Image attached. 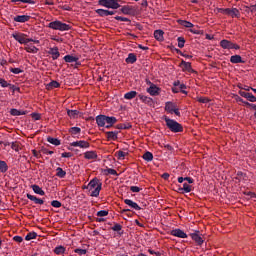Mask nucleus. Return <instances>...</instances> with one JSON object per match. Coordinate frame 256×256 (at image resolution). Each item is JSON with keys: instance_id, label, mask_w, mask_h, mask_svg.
Wrapping results in <instances>:
<instances>
[{"instance_id": "f257e3e1", "label": "nucleus", "mask_w": 256, "mask_h": 256, "mask_svg": "<svg viewBox=\"0 0 256 256\" xmlns=\"http://www.w3.org/2000/svg\"><path fill=\"white\" fill-rule=\"evenodd\" d=\"M102 183L99 181L98 178H93L87 186V189L91 191L90 197H99V193H101Z\"/></svg>"}, {"instance_id": "f03ea898", "label": "nucleus", "mask_w": 256, "mask_h": 256, "mask_svg": "<svg viewBox=\"0 0 256 256\" xmlns=\"http://www.w3.org/2000/svg\"><path fill=\"white\" fill-rule=\"evenodd\" d=\"M164 121L166 123V127L172 132V133H183V125L179 124V122L164 116Z\"/></svg>"}, {"instance_id": "7ed1b4c3", "label": "nucleus", "mask_w": 256, "mask_h": 256, "mask_svg": "<svg viewBox=\"0 0 256 256\" xmlns=\"http://www.w3.org/2000/svg\"><path fill=\"white\" fill-rule=\"evenodd\" d=\"M13 39L20 43V45H27V43H39V40H34L33 38H27V34L24 33H13Z\"/></svg>"}, {"instance_id": "20e7f679", "label": "nucleus", "mask_w": 256, "mask_h": 256, "mask_svg": "<svg viewBox=\"0 0 256 256\" xmlns=\"http://www.w3.org/2000/svg\"><path fill=\"white\" fill-rule=\"evenodd\" d=\"M49 29L54 31H69L71 30V25L63 23L59 20L52 21L48 24Z\"/></svg>"}, {"instance_id": "39448f33", "label": "nucleus", "mask_w": 256, "mask_h": 256, "mask_svg": "<svg viewBox=\"0 0 256 256\" xmlns=\"http://www.w3.org/2000/svg\"><path fill=\"white\" fill-rule=\"evenodd\" d=\"M98 5L106 7V9H119L121 7L119 0H98Z\"/></svg>"}, {"instance_id": "423d86ee", "label": "nucleus", "mask_w": 256, "mask_h": 256, "mask_svg": "<svg viewBox=\"0 0 256 256\" xmlns=\"http://www.w3.org/2000/svg\"><path fill=\"white\" fill-rule=\"evenodd\" d=\"M147 85H150V87L147 88V93H149V95H151L152 97H157L161 89L157 87V85L153 84L151 81H147Z\"/></svg>"}, {"instance_id": "0eeeda50", "label": "nucleus", "mask_w": 256, "mask_h": 256, "mask_svg": "<svg viewBox=\"0 0 256 256\" xmlns=\"http://www.w3.org/2000/svg\"><path fill=\"white\" fill-rule=\"evenodd\" d=\"M70 147H79L80 149H89L91 147V144L85 140H79L70 143Z\"/></svg>"}, {"instance_id": "6e6552de", "label": "nucleus", "mask_w": 256, "mask_h": 256, "mask_svg": "<svg viewBox=\"0 0 256 256\" xmlns=\"http://www.w3.org/2000/svg\"><path fill=\"white\" fill-rule=\"evenodd\" d=\"M190 237L195 241L196 245L201 246L203 243H205V240L203 239V237H201V234L199 233V231L191 233Z\"/></svg>"}, {"instance_id": "1a4fd4ad", "label": "nucleus", "mask_w": 256, "mask_h": 256, "mask_svg": "<svg viewBox=\"0 0 256 256\" xmlns=\"http://www.w3.org/2000/svg\"><path fill=\"white\" fill-rule=\"evenodd\" d=\"M239 95L250 101V103H256V97L252 93L240 90Z\"/></svg>"}, {"instance_id": "9d476101", "label": "nucleus", "mask_w": 256, "mask_h": 256, "mask_svg": "<svg viewBox=\"0 0 256 256\" xmlns=\"http://www.w3.org/2000/svg\"><path fill=\"white\" fill-rule=\"evenodd\" d=\"M179 67L182 68V71H187L188 73H195V70H193V67H191L190 62H186L185 60H182Z\"/></svg>"}, {"instance_id": "9b49d317", "label": "nucleus", "mask_w": 256, "mask_h": 256, "mask_svg": "<svg viewBox=\"0 0 256 256\" xmlns=\"http://www.w3.org/2000/svg\"><path fill=\"white\" fill-rule=\"evenodd\" d=\"M170 235H172L173 237H179V239H187V233H185L181 229L171 230Z\"/></svg>"}, {"instance_id": "f8f14e48", "label": "nucleus", "mask_w": 256, "mask_h": 256, "mask_svg": "<svg viewBox=\"0 0 256 256\" xmlns=\"http://www.w3.org/2000/svg\"><path fill=\"white\" fill-rule=\"evenodd\" d=\"M48 54L52 55L53 61H56V59H59V57H61V53H59L58 47L49 48Z\"/></svg>"}, {"instance_id": "ddd939ff", "label": "nucleus", "mask_w": 256, "mask_h": 256, "mask_svg": "<svg viewBox=\"0 0 256 256\" xmlns=\"http://www.w3.org/2000/svg\"><path fill=\"white\" fill-rule=\"evenodd\" d=\"M125 205H128L130 209H134L135 211H141V208L137 202H133L131 199H125L124 200Z\"/></svg>"}, {"instance_id": "4468645a", "label": "nucleus", "mask_w": 256, "mask_h": 256, "mask_svg": "<svg viewBox=\"0 0 256 256\" xmlns=\"http://www.w3.org/2000/svg\"><path fill=\"white\" fill-rule=\"evenodd\" d=\"M31 19L29 15H17L13 18L16 23H27Z\"/></svg>"}, {"instance_id": "2eb2a0df", "label": "nucleus", "mask_w": 256, "mask_h": 256, "mask_svg": "<svg viewBox=\"0 0 256 256\" xmlns=\"http://www.w3.org/2000/svg\"><path fill=\"white\" fill-rule=\"evenodd\" d=\"M119 135V131H108L106 132V137L108 141H117L118 136Z\"/></svg>"}, {"instance_id": "dca6fc26", "label": "nucleus", "mask_w": 256, "mask_h": 256, "mask_svg": "<svg viewBox=\"0 0 256 256\" xmlns=\"http://www.w3.org/2000/svg\"><path fill=\"white\" fill-rule=\"evenodd\" d=\"M64 61L66 63H76V65H81V62H78L79 58L71 55L64 56Z\"/></svg>"}, {"instance_id": "f3484780", "label": "nucleus", "mask_w": 256, "mask_h": 256, "mask_svg": "<svg viewBox=\"0 0 256 256\" xmlns=\"http://www.w3.org/2000/svg\"><path fill=\"white\" fill-rule=\"evenodd\" d=\"M96 123L98 127H105L106 125V115H98L96 116Z\"/></svg>"}, {"instance_id": "a211bd4d", "label": "nucleus", "mask_w": 256, "mask_h": 256, "mask_svg": "<svg viewBox=\"0 0 256 256\" xmlns=\"http://www.w3.org/2000/svg\"><path fill=\"white\" fill-rule=\"evenodd\" d=\"M140 101H142V103H145L146 105H153V98L145 96L143 94H139L138 95Z\"/></svg>"}, {"instance_id": "6ab92c4d", "label": "nucleus", "mask_w": 256, "mask_h": 256, "mask_svg": "<svg viewBox=\"0 0 256 256\" xmlns=\"http://www.w3.org/2000/svg\"><path fill=\"white\" fill-rule=\"evenodd\" d=\"M176 108H177V105L173 102L165 103V111H167V113H171V115H173V110H175Z\"/></svg>"}, {"instance_id": "aec40b11", "label": "nucleus", "mask_w": 256, "mask_h": 256, "mask_svg": "<svg viewBox=\"0 0 256 256\" xmlns=\"http://www.w3.org/2000/svg\"><path fill=\"white\" fill-rule=\"evenodd\" d=\"M125 61L126 63L133 65V63H137V55H135V53H129Z\"/></svg>"}, {"instance_id": "412c9836", "label": "nucleus", "mask_w": 256, "mask_h": 256, "mask_svg": "<svg viewBox=\"0 0 256 256\" xmlns=\"http://www.w3.org/2000/svg\"><path fill=\"white\" fill-rule=\"evenodd\" d=\"M84 159L93 160L97 159V152L96 151H87L84 153Z\"/></svg>"}, {"instance_id": "4be33fe9", "label": "nucleus", "mask_w": 256, "mask_h": 256, "mask_svg": "<svg viewBox=\"0 0 256 256\" xmlns=\"http://www.w3.org/2000/svg\"><path fill=\"white\" fill-rule=\"evenodd\" d=\"M121 13H123V15L133 14V6H129V5L122 6Z\"/></svg>"}, {"instance_id": "5701e85b", "label": "nucleus", "mask_w": 256, "mask_h": 256, "mask_svg": "<svg viewBox=\"0 0 256 256\" xmlns=\"http://www.w3.org/2000/svg\"><path fill=\"white\" fill-rule=\"evenodd\" d=\"M220 47H222V49H232L233 42L224 39L220 42Z\"/></svg>"}, {"instance_id": "b1692460", "label": "nucleus", "mask_w": 256, "mask_h": 256, "mask_svg": "<svg viewBox=\"0 0 256 256\" xmlns=\"http://www.w3.org/2000/svg\"><path fill=\"white\" fill-rule=\"evenodd\" d=\"M31 189L32 191H34V193H36V195H45V191L43 190V188H40L37 184L32 185Z\"/></svg>"}, {"instance_id": "393cba45", "label": "nucleus", "mask_w": 256, "mask_h": 256, "mask_svg": "<svg viewBox=\"0 0 256 256\" xmlns=\"http://www.w3.org/2000/svg\"><path fill=\"white\" fill-rule=\"evenodd\" d=\"M10 115H12L13 117H19L21 115H27V111H21L13 108L10 110Z\"/></svg>"}, {"instance_id": "a878e982", "label": "nucleus", "mask_w": 256, "mask_h": 256, "mask_svg": "<svg viewBox=\"0 0 256 256\" xmlns=\"http://www.w3.org/2000/svg\"><path fill=\"white\" fill-rule=\"evenodd\" d=\"M230 62L237 64V63H245V60L241 58V55H233L230 57Z\"/></svg>"}, {"instance_id": "bb28decb", "label": "nucleus", "mask_w": 256, "mask_h": 256, "mask_svg": "<svg viewBox=\"0 0 256 256\" xmlns=\"http://www.w3.org/2000/svg\"><path fill=\"white\" fill-rule=\"evenodd\" d=\"M177 22L179 23V25H181L182 27H186L187 29H193V27H195L193 23L187 20H178Z\"/></svg>"}, {"instance_id": "cd10ccee", "label": "nucleus", "mask_w": 256, "mask_h": 256, "mask_svg": "<svg viewBox=\"0 0 256 256\" xmlns=\"http://www.w3.org/2000/svg\"><path fill=\"white\" fill-rule=\"evenodd\" d=\"M81 112L78 110H67V115L70 117V119H77L79 117Z\"/></svg>"}, {"instance_id": "c85d7f7f", "label": "nucleus", "mask_w": 256, "mask_h": 256, "mask_svg": "<svg viewBox=\"0 0 256 256\" xmlns=\"http://www.w3.org/2000/svg\"><path fill=\"white\" fill-rule=\"evenodd\" d=\"M66 175H67V172H65L63 168L58 167L56 169V177H59V179H65Z\"/></svg>"}, {"instance_id": "c756f323", "label": "nucleus", "mask_w": 256, "mask_h": 256, "mask_svg": "<svg viewBox=\"0 0 256 256\" xmlns=\"http://www.w3.org/2000/svg\"><path fill=\"white\" fill-rule=\"evenodd\" d=\"M137 97V91H130L124 94V99L131 101V99H135Z\"/></svg>"}, {"instance_id": "7c9ffc66", "label": "nucleus", "mask_w": 256, "mask_h": 256, "mask_svg": "<svg viewBox=\"0 0 256 256\" xmlns=\"http://www.w3.org/2000/svg\"><path fill=\"white\" fill-rule=\"evenodd\" d=\"M163 35H165V32H163V30L154 31V37L157 41H163Z\"/></svg>"}, {"instance_id": "2f4dec72", "label": "nucleus", "mask_w": 256, "mask_h": 256, "mask_svg": "<svg viewBox=\"0 0 256 256\" xmlns=\"http://www.w3.org/2000/svg\"><path fill=\"white\" fill-rule=\"evenodd\" d=\"M9 171V166L7 162L0 160V173H7Z\"/></svg>"}, {"instance_id": "473e14b6", "label": "nucleus", "mask_w": 256, "mask_h": 256, "mask_svg": "<svg viewBox=\"0 0 256 256\" xmlns=\"http://www.w3.org/2000/svg\"><path fill=\"white\" fill-rule=\"evenodd\" d=\"M48 143H51V145H55L56 147H59V145H61V140L57 139V138H53L51 136H49L47 138Z\"/></svg>"}, {"instance_id": "72a5a7b5", "label": "nucleus", "mask_w": 256, "mask_h": 256, "mask_svg": "<svg viewBox=\"0 0 256 256\" xmlns=\"http://www.w3.org/2000/svg\"><path fill=\"white\" fill-rule=\"evenodd\" d=\"M69 133L72 135V137H75V135H80L81 134V128H79V127H71L69 129Z\"/></svg>"}, {"instance_id": "f704fd0d", "label": "nucleus", "mask_w": 256, "mask_h": 256, "mask_svg": "<svg viewBox=\"0 0 256 256\" xmlns=\"http://www.w3.org/2000/svg\"><path fill=\"white\" fill-rule=\"evenodd\" d=\"M117 118L115 116H106V125H115Z\"/></svg>"}, {"instance_id": "c9c22d12", "label": "nucleus", "mask_w": 256, "mask_h": 256, "mask_svg": "<svg viewBox=\"0 0 256 256\" xmlns=\"http://www.w3.org/2000/svg\"><path fill=\"white\" fill-rule=\"evenodd\" d=\"M241 12H239V9L237 8H230V17L235 18V17H240Z\"/></svg>"}, {"instance_id": "e433bc0d", "label": "nucleus", "mask_w": 256, "mask_h": 256, "mask_svg": "<svg viewBox=\"0 0 256 256\" xmlns=\"http://www.w3.org/2000/svg\"><path fill=\"white\" fill-rule=\"evenodd\" d=\"M58 87H61V84L55 80L51 81L48 85H47V89H58Z\"/></svg>"}, {"instance_id": "4c0bfd02", "label": "nucleus", "mask_w": 256, "mask_h": 256, "mask_svg": "<svg viewBox=\"0 0 256 256\" xmlns=\"http://www.w3.org/2000/svg\"><path fill=\"white\" fill-rule=\"evenodd\" d=\"M105 175H115L116 177H119V174L117 173V170L113 168H107L104 170Z\"/></svg>"}, {"instance_id": "58836bf2", "label": "nucleus", "mask_w": 256, "mask_h": 256, "mask_svg": "<svg viewBox=\"0 0 256 256\" xmlns=\"http://www.w3.org/2000/svg\"><path fill=\"white\" fill-rule=\"evenodd\" d=\"M143 159H144V161H153V153H151V152H146V153H144L143 154Z\"/></svg>"}, {"instance_id": "ea45409f", "label": "nucleus", "mask_w": 256, "mask_h": 256, "mask_svg": "<svg viewBox=\"0 0 256 256\" xmlns=\"http://www.w3.org/2000/svg\"><path fill=\"white\" fill-rule=\"evenodd\" d=\"M96 13H97V15H99V17H108V10L97 9Z\"/></svg>"}, {"instance_id": "a19ab883", "label": "nucleus", "mask_w": 256, "mask_h": 256, "mask_svg": "<svg viewBox=\"0 0 256 256\" xmlns=\"http://www.w3.org/2000/svg\"><path fill=\"white\" fill-rule=\"evenodd\" d=\"M32 239H37V233L36 232H30L25 236L26 241H31Z\"/></svg>"}, {"instance_id": "79ce46f5", "label": "nucleus", "mask_w": 256, "mask_h": 256, "mask_svg": "<svg viewBox=\"0 0 256 256\" xmlns=\"http://www.w3.org/2000/svg\"><path fill=\"white\" fill-rule=\"evenodd\" d=\"M54 253L56 255H63V253H65V248L63 246H57L55 249H54Z\"/></svg>"}, {"instance_id": "37998d69", "label": "nucleus", "mask_w": 256, "mask_h": 256, "mask_svg": "<svg viewBox=\"0 0 256 256\" xmlns=\"http://www.w3.org/2000/svg\"><path fill=\"white\" fill-rule=\"evenodd\" d=\"M25 51L27 53H38L39 52V48L35 47V46H29L25 48Z\"/></svg>"}, {"instance_id": "c03bdc74", "label": "nucleus", "mask_w": 256, "mask_h": 256, "mask_svg": "<svg viewBox=\"0 0 256 256\" xmlns=\"http://www.w3.org/2000/svg\"><path fill=\"white\" fill-rule=\"evenodd\" d=\"M177 42H178L179 49H183V47H185V38L184 37H181V36L178 37Z\"/></svg>"}, {"instance_id": "a18cd8bd", "label": "nucleus", "mask_w": 256, "mask_h": 256, "mask_svg": "<svg viewBox=\"0 0 256 256\" xmlns=\"http://www.w3.org/2000/svg\"><path fill=\"white\" fill-rule=\"evenodd\" d=\"M219 13H222L223 15H229L231 13V8H219Z\"/></svg>"}, {"instance_id": "49530a36", "label": "nucleus", "mask_w": 256, "mask_h": 256, "mask_svg": "<svg viewBox=\"0 0 256 256\" xmlns=\"http://www.w3.org/2000/svg\"><path fill=\"white\" fill-rule=\"evenodd\" d=\"M19 147H20V143L19 142H12L11 143V149L16 151V153H19Z\"/></svg>"}, {"instance_id": "de8ad7c7", "label": "nucleus", "mask_w": 256, "mask_h": 256, "mask_svg": "<svg viewBox=\"0 0 256 256\" xmlns=\"http://www.w3.org/2000/svg\"><path fill=\"white\" fill-rule=\"evenodd\" d=\"M118 159H125L129 153L119 150L116 152Z\"/></svg>"}, {"instance_id": "09e8293b", "label": "nucleus", "mask_w": 256, "mask_h": 256, "mask_svg": "<svg viewBox=\"0 0 256 256\" xmlns=\"http://www.w3.org/2000/svg\"><path fill=\"white\" fill-rule=\"evenodd\" d=\"M182 188L184 189V193H191V191H192L191 185H189L187 182H185V183L183 184V187H182Z\"/></svg>"}, {"instance_id": "8fccbe9b", "label": "nucleus", "mask_w": 256, "mask_h": 256, "mask_svg": "<svg viewBox=\"0 0 256 256\" xmlns=\"http://www.w3.org/2000/svg\"><path fill=\"white\" fill-rule=\"evenodd\" d=\"M97 217H107V215H109V211L107 210H100L97 212Z\"/></svg>"}, {"instance_id": "3c124183", "label": "nucleus", "mask_w": 256, "mask_h": 256, "mask_svg": "<svg viewBox=\"0 0 256 256\" xmlns=\"http://www.w3.org/2000/svg\"><path fill=\"white\" fill-rule=\"evenodd\" d=\"M74 253H77L78 255H87V250L86 249H81V248H76L74 250Z\"/></svg>"}, {"instance_id": "603ef678", "label": "nucleus", "mask_w": 256, "mask_h": 256, "mask_svg": "<svg viewBox=\"0 0 256 256\" xmlns=\"http://www.w3.org/2000/svg\"><path fill=\"white\" fill-rule=\"evenodd\" d=\"M116 129H131V125L130 124H118L116 126Z\"/></svg>"}, {"instance_id": "864d4df0", "label": "nucleus", "mask_w": 256, "mask_h": 256, "mask_svg": "<svg viewBox=\"0 0 256 256\" xmlns=\"http://www.w3.org/2000/svg\"><path fill=\"white\" fill-rule=\"evenodd\" d=\"M112 231H116L117 233H119V231H121V229H123V226H121V224H114V226L111 228Z\"/></svg>"}, {"instance_id": "5fc2aeb1", "label": "nucleus", "mask_w": 256, "mask_h": 256, "mask_svg": "<svg viewBox=\"0 0 256 256\" xmlns=\"http://www.w3.org/2000/svg\"><path fill=\"white\" fill-rule=\"evenodd\" d=\"M10 73H14V75H19V73H23V70L20 68H10Z\"/></svg>"}, {"instance_id": "6e6d98bb", "label": "nucleus", "mask_w": 256, "mask_h": 256, "mask_svg": "<svg viewBox=\"0 0 256 256\" xmlns=\"http://www.w3.org/2000/svg\"><path fill=\"white\" fill-rule=\"evenodd\" d=\"M190 33H193V35H203L202 30L195 29V28L190 29Z\"/></svg>"}, {"instance_id": "4d7b16f0", "label": "nucleus", "mask_w": 256, "mask_h": 256, "mask_svg": "<svg viewBox=\"0 0 256 256\" xmlns=\"http://www.w3.org/2000/svg\"><path fill=\"white\" fill-rule=\"evenodd\" d=\"M115 20L116 21H125L127 23H131V20L129 18H125V17H122V16H116Z\"/></svg>"}, {"instance_id": "13d9d810", "label": "nucleus", "mask_w": 256, "mask_h": 256, "mask_svg": "<svg viewBox=\"0 0 256 256\" xmlns=\"http://www.w3.org/2000/svg\"><path fill=\"white\" fill-rule=\"evenodd\" d=\"M52 207H55L56 209H59L61 207V202L59 200H53L51 202Z\"/></svg>"}, {"instance_id": "bf43d9fd", "label": "nucleus", "mask_w": 256, "mask_h": 256, "mask_svg": "<svg viewBox=\"0 0 256 256\" xmlns=\"http://www.w3.org/2000/svg\"><path fill=\"white\" fill-rule=\"evenodd\" d=\"M31 117H32V119H34V121H40L41 120V114H39V113H32Z\"/></svg>"}, {"instance_id": "052dcab7", "label": "nucleus", "mask_w": 256, "mask_h": 256, "mask_svg": "<svg viewBox=\"0 0 256 256\" xmlns=\"http://www.w3.org/2000/svg\"><path fill=\"white\" fill-rule=\"evenodd\" d=\"M9 82H7L5 79L0 78V85L1 87L5 88V87H9Z\"/></svg>"}, {"instance_id": "680f3d73", "label": "nucleus", "mask_w": 256, "mask_h": 256, "mask_svg": "<svg viewBox=\"0 0 256 256\" xmlns=\"http://www.w3.org/2000/svg\"><path fill=\"white\" fill-rule=\"evenodd\" d=\"M236 175V179H245V177H247V174L243 173L242 171H238Z\"/></svg>"}, {"instance_id": "e2e57ef3", "label": "nucleus", "mask_w": 256, "mask_h": 256, "mask_svg": "<svg viewBox=\"0 0 256 256\" xmlns=\"http://www.w3.org/2000/svg\"><path fill=\"white\" fill-rule=\"evenodd\" d=\"M41 153H44V155H53L54 152L47 148H42Z\"/></svg>"}, {"instance_id": "0e129e2a", "label": "nucleus", "mask_w": 256, "mask_h": 256, "mask_svg": "<svg viewBox=\"0 0 256 256\" xmlns=\"http://www.w3.org/2000/svg\"><path fill=\"white\" fill-rule=\"evenodd\" d=\"M130 191H132V193H139V191H141V188H139L138 186H131Z\"/></svg>"}, {"instance_id": "69168bd1", "label": "nucleus", "mask_w": 256, "mask_h": 256, "mask_svg": "<svg viewBox=\"0 0 256 256\" xmlns=\"http://www.w3.org/2000/svg\"><path fill=\"white\" fill-rule=\"evenodd\" d=\"M27 199L33 201L34 203L37 201V196H33L31 194H26Z\"/></svg>"}, {"instance_id": "338daca9", "label": "nucleus", "mask_w": 256, "mask_h": 256, "mask_svg": "<svg viewBox=\"0 0 256 256\" xmlns=\"http://www.w3.org/2000/svg\"><path fill=\"white\" fill-rule=\"evenodd\" d=\"M13 241H15L16 243H23V237H21V236H14L13 237Z\"/></svg>"}, {"instance_id": "774afa93", "label": "nucleus", "mask_w": 256, "mask_h": 256, "mask_svg": "<svg viewBox=\"0 0 256 256\" xmlns=\"http://www.w3.org/2000/svg\"><path fill=\"white\" fill-rule=\"evenodd\" d=\"M8 87L11 89V91L15 92V91H19V87L13 85V84H8Z\"/></svg>"}]
</instances>
